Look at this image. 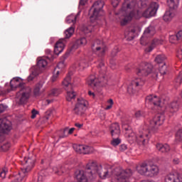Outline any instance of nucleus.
<instances>
[{"label":"nucleus","mask_w":182,"mask_h":182,"mask_svg":"<svg viewBox=\"0 0 182 182\" xmlns=\"http://www.w3.org/2000/svg\"><path fill=\"white\" fill-rule=\"evenodd\" d=\"M73 147L76 153L80 154H90V153H93V148L89 146L74 144Z\"/></svg>","instance_id":"obj_18"},{"label":"nucleus","mask_w":182,"mask_h":182,"mask_svg":"<svg viewBox=\"0 0 182 182\" xmlns=\"http://www.w3.org/2000/svg\"><path fill=\"white\" fill-rule=\"evenodd\" d=\"M35 157L24 158V165L23 168H21V173L25 176L32 170L35 166Z\"/></svg>","instance_id":"obj_15"},{"label":"nucleus","mask_w":182,"mask_h":182,"mask_svg":"<svg viewBox=\"0 0 182 182\" xmlns=\"http://www.w3.org/2000/svg\"><path fill=\"white\" fill-rule=\"evenodd\" d=\"M80 14V13H77V14L76 16H75L73 14L68 16L65 20L67 23H75L76 19H77V16H79Z\"/></svg>","instance_id":"obj_32"},{"label":"nucleus","mask_w":182,"mask_h":182,"mask_svg":"<svg viewBox=\"0 0 182 182\" xmlns=\"http://www.w3.org/2000/svg\"><path fill=\"white\" fill-rule=\"evenodd\" d=\"M167 4L170 9H177L178 8V0H167Z\"/></svg>","instance_id":"obj_31"},{"label":"nucleus","mask_w":182,"mask_h":182,"mask_svg":"<svg viewBox=\"0 0 182 182\" xmlns=\"http://www.w3.org/2000/svg\"><path fill=\"white\" fill-rule=\"evenodd\" d=\"M70 75H67V77L63 81V85L65 86V90H67V97L66 100L68 102H70L72 99H75L76 97V94L73 90L69 91V90L66 89V87H70L72 89V84L70 83Z\"/></svg>","instance_id":"obj_13"},{"label":"nucleus","mask_w":182,"mask_h":182,"mask_svg":"<svg viewBox=\"0 0 182 182\" xmlns=\"http://www.w3.org/2000/svg\"><path fill=\"white\" fill-rule=\"evenodd\" d=\"M152 164L144 162L141 164L136 170L141 176H146V177H150L151 173Z\"/></svg>","instance_id":"obj_14"},{"label":"nucleus","mask_w":182,"mask_h":182,"mask_svg":"<svg viewBox=\"0 0 182 182\" xmlns=\"http://www.w3.org/2000/svg\"><path fill=\"white\" fill-rule=\"evenodd\" d=\"M89 96H92V97H95V92H92V91L88 92Z\"/></svg>","instance_id":"obj_63"},{"label":"nucleus","mask_w":182,"mask_h":182,"mask_svg":"<svg viewBox=\"0 0 182 182\" xmlns=\"http://www.w3.org/2000/svg\"><path fill=\"white\" fill-rule=\"evenodd\" d=\"M39 75H41L40 71H38L33 68L31 73L27 78L28 82H32V80H33V79H35L36 76H39Z\"/></svg>","instance_id":"obj_29"},{"label":"nucleus","mask_w":182,"mask_h":182,"mask_svg":"<svg viewBox=\"0 0 182 182\" xmlns=\"http://www.w3.org/2000/svg\"><path fill=\"white\" fill-rule=\"evenodd\" d=\"M74 33H75V28L72 26L70 27L65 31V38L69 39V38H70V36H72Z\"/></svg>","instance_id":"obj_34"},{"label":"nucleus","mask_w":182,"mask_h":182,"mask_svg":"<svg viewBox=\"0 0 182 182\" xmlns=\"http://www.w3.org/2000/svg\"><path fill=\"white\" fill-rule=\"evenodd\" d=\"M164 123V114L158 113L153 118V119L150 122L149 129L156 133L159 126H161Z\"/></svg>","instance_id":"obj_10"},{"label":"nucleus","mask_w":182,"mask_h":182,"mask_svg":"<svg viewBox=\"0 0 182 182\" xmlns=\"http://www.w3.org/2000/svg\"><path fill=\"white\" fill-rule=\"evenodd\" d=\"M156 149L158 151H160V153H168V151H170V146L167 144H157Z\"/></svg>","instance_id":"obj_27"},{"label":"nucleus","mask_w":182,"mask_h":182,"mask_svg":"<svg viewBox=\"0 0 182 182\" xmlns=\"http://www.w3.org/2000/svg\"><path fill=\"white\" fill-rule=\"evenodd\" d=\"M122 143V140L119 139L118 137H112V140L111 141L112 146H114V147H116V146H119Z\"/></svg>","instance_id":"obj_39"},{"label":"nucleus","mask_w":182,"mask_h":182,"mask_svg":"<svg viewBox=\"0 0 182 182\" xmlns=\"http://www.w3.org/2000/svg\"><path fill=\"white\" fill-rule=\"evenodd\" d=\"M46 66H48V61L45 59H41L38 61L37 65L33 67V68L38 72L40 71V73H41Z\"/></svg>","instance_id":"obj_25"},{"label":"nucleus","mask_w":182,"mask_h":182,"mask_svg":"<svg viewBox=\"0 0 182 182\" xmlns=\"http://www.w3.org/2000/svg\"><path fill=\"white\" fill-rule=\"evenodd\" d=\"M39 112H38L36 109H33L31 111V119H35L36 117V114H38Z\"/></svg>","instance_id":"obj_50"},{"label":"nucleus","mask_w":182,"mask_h":182,"mask_svg":"<svg viewBox=\"0 0 182 182\" xmlns=\"http://www.w3.org/2000/svg\"><path fill=\"white\" fill-rule=\"evenodd\" d=\"M75 174L78 182H87V178L93 180V178H96L97 174L103 180L114 176L112 182H129V178L132 177L133 173L130 169L124 170L121 168L103 169L102 165H97L96 161H89L85 170L77 171Z\"/></svg>","instance_id":"obj_1"},{"label":"nucleus","mask_w":182,"mask_h":182,"mask_svg":"<svg viewBox=\"0 0 182 182\" xmlns=\"http://www.w3.org/2000/svg\"><path fill=\"white\" fill-rule=\"evenodd\" d=\"M105 6V3L102 1H95L90 9L89 14L90 16V19L92 21H96L97 17L99 16V14L102 9H103V6Z\"/></svg>","instance_id":"obj_9"},{"label":"nucleus","mask_w":182,"mask_h":182,"mask_svg":"<svg viewBox=\"0 0 182 182\" xmlns=\"http://www.w3.org/2000/svg\"><path fill=\"white\" fill-rule=\"evenodd\" d=\"M12 130L11 122L6 119H0V133L5 134L9 133Z\"/></svg>","instance_id":"obj_19"},{"label":"nucleus","mask_w":182,"mask_h":182,"mask_svg":"<svg viewBox=\"0 0 182 182\" xmlns=\"http://www.w3.org/2000/svg\"><path fill=\"white\" fill-rule=\"evenodd\" d=\"M52 82H56L58 80V75H53L52 78H51Z\"/></svg>","instance_id":"obj_57"},{"label":"nucleus","mask_w":182,"mask_h":182,"mask_svg":"<svg viewBox=\"0 0 182 182\" xmlns=\"http://www.w3.org/2000/svg\"><path fill=\"white\" fill-rule=\"evenodd\" d=\"M164 182H182V178L177 173H169L165 176Z\"/></svg>","instance_id":"obj_21"},{"label":"nucleus","mask_w":182,"mask_h":182,"mask_svg":"<svg viewBox=\"0 0 182 182\" xmlns=\"http://www.w3.org/2000/svg\"><path fill=\"white\" fill-rule=\"evenodd\" d=\"M178 102L177 101H173L168 104L166 108V112H169V113H176L178 111Z\"/></svg>","instance_id":"obj_23"},{"label":"nucleus","mask_w":182,"mask_h":182,"mask_svg":"<svg viewBox=\"0 0 182 182\" xmlns=\"http://www.w3.org/2000/svg\"><path fill=\"white\" fill-rule=\"evenodd\" d=\"M175 38H176V41H182V31H178Z\"/></svg>","instance_id":"obj_47"},{"label":"nucleus","mask_w":182,"mask_h":182,"mask_svg":"<svg viewBox=\"0 0 182 182\" xmlns=\"http://www.w3.org/2000/svg\"><path fill=\"white\" fill-rule=\"evenodd\" d=\"M146 1L147 0H140V4L142 8H146V6H147V3H146Z\"/></svg>","instance_id":"obj_55"},{"label":"nucleus","mask_w":182,"mask_h":182,"mask_svg":"<svg viewBox=\"0 0 182 182\" xmlns=\"http://www.w3.org/2000/svg\"><path fill=\"white\" fill-rule=\"evenodd\" d=\"M93 53L102 58L106 53V45L100 40H96L91 46Z\"/></svg>","instance_id":"obj_7"},{"label":"nucleus","mask_w":182,"mask_h":182,"mask_svg":"<svg viewBox=\"0 0 182 182\" xmlns=\"http://www.w3.org/2000/svg\"><path fill=\"white\" fill-rule=\"evenodd\" d=\"M127 150V145L122 144L119 146V151H126Z\"/></svg>","instance_id":"obj_52"},{"label":"nucleus","mask_w":182,"mask_h":182,"mask_svg":"<svg viewBox=\"0 0 182 182\" xmlns=\"http://www.w3.org/2000/svg\"><path fill=\"white\" fill-rule=\"evenodd\" d=\"M169 40H170V42H171L172 43H174V41H177V38L176 37V35L171 36L169 37Z\"/></svg>","instance_id":"obj_56"},{"label":"nucleus","mask_w":182,"mask_h":182,"mask_svg":"<svg viewBox=\"0 0 182 182\" xmlns=\"http://www.w3.org/2000/svg\"><path fill=\"white\" fill-rule=\"evenodd\" d=\"M42 87H43V82H39L36 85L33 90L34 96H41L45 90L42 89Z\"/></svg>","instance_id":"obj_26"},{"label":"nucleus","mask_w":182,"mask_h":182,"mask_svg":"<svg viewBox=\"0 0 182 182\" xmlns=\"http://www.w3.org/2000/svg\"><path fill=\"white\" fill-rule=\"evenodd\" d=\"M161 43H163V41L161 40H159L157 38H154L152 42L151 46L145 49L146 52H151V50H153V49H154V48H156V46H157L158 45H161Z\"/></svg>","instance_id":"obj_28"},{"label":"nucleus","mask_w":182,"mask_h":182,"mask_svg":"<svg viewBox=\"0 0 182 182\" xmlns=\"http://www.w3.org/2000/svg\"><path fill=\"white\" fill-rule=\"evenodd\" d=\"M109 132L112 137H119L120 136V125L118 123L112 124L109 127Z\"/></svg>","instance_id":"obj_20"},{"label":"nucleus","mask_w":182,"mask_h":182,"mask_svg":"<svg viewBox=\"0 0 182 182\" xmlns=\"http://www.w3.org/2000/svg\"><path fill=\"white\" fill-rule=\"evenodd\" d=\"M61 132H63V134L59 136L60 139H63L64 137H66V132H68V128L61 130Z\"/></svg>","instance_id":"obj_51"},{"label":"nucleus","mask_w":182,"mask_h":182,"mask_svg":"<svg viewBox=\"0 0 182 182\" xmlns=\"http://www.w3.org/2000/svg\"><path fill=\"white\" fill-rule=\"evenodd\" d=\"M159 9V4L156 2H153L150 4L146 10H145L143 14H141L144 18H151L154 16Z\"/></svg>","instance_id":"obj_16"},{"label":"nucleus","mask_w":182,"mask_h":182,"mask_svg":"<svg viewBox=\"0 0 182 182\" xmlns=\"http://www.w3.org/2000/svg\"><path fill=\"white\" fill-rule=\"evenodd\" d=\"M87 105L89 104L86 100L77 98V103L73 109L74 114L77 116H83L86 112V109H87Z\"/></svg>","instance_id":"obj_8"},{"label":"nucleus","mask_w":182,"mask_h":182,"mask_svg":"<svg viewBox=\"0 0 182 182\" xmlns=\"http://www.w3.org/2000/svg\"><path fill=\"white\" fill-rule=\"evenodd\" d=\"M50 97L53 96H59V90L58 89H53L48 94Z\"/></svg>","instance_id":"obj_42"},{"label":"nucleus","mask_w":182,"mask_h":182,"mask_svg":"<svg viewBox=\"0 0 182 182\" xmlns=\"http://www.w3.org/2000/svg\"><path fill=\"white\" fill-rule=\"evenodd\" d=\"M160 170L159 169V166L156 164L151 165V175L150 177H156V176H159Z\"/></svg>","instance_id":"obj_30"},{"label":"nucleus","mask_w":182,"mask_h":182,"mask_svg":"<svg viewBox=\"0 0 182 182\" xmlns=\"http://www.w3.org/2000/svg\"><path fill=\"white\" fill-rule=\"evenodd\" d=\"M10 86L12 90L19 87L20 90L16 94V99L18 105H24L31 97L32 88L25 86V83L19 82V78H14L10 82Z\"/></svg>","instance_id":"obj_3"},{"label":"nucleus","mask_w":182,"mask_h":182,"mask_svg":"<svg viewBox=\"0 0 182 182\" xmlns=\"http://www.w3.org/2000/svg\"><path fill=\"white\" fill-rule=\"evenodd\" d=\"M1 147L4 151H6L9 150V148L11 147V144H9V142H6L3 145H1Z\"/></svg>","instance_id":"obj_43"},{"label":"nucleus","mask_w":182,"mask_h":182,"mask_svg":"<svg viewBox=\"0 0 182 182\" xmlns=\"http://www.w3.org/2000/svg\"><path fill=\"white\" fill-rule=\"evenodd\" d=\"M146 103L154 106V109L161 110L163 105H161V100L156 95H149L146 97Z\"/></svg>","instance_id":"obj_11"},{"label":"nucleus","mask_w":182,"mask_h":182,"mask_svg":"<svg viewBox=\"0 0 182 182\" xmlns=\"http://www.w3.org/2000/svg\"><path fill=\"white\" fill-rule=\"evenodd\" d=\"M112 106L113 105L112 104H109V105L106 107L105 110H109V109H112Z\"/></svg>","instance_id":"obj_64"},{"label":"nucleus","mask_w":182,"mask_h":182,"mask_svg":"<svg viewBox=\"0 0 182 182\" xmlns=\"http://www.w3.org/2000/svg\"><path fill=\"white\" fill-rule=\"evenodd\" d=\"M145 81L141 77L134 78L132 80L131 83L128 86L127 92L129 95H133L140 90L143 86H144Z\"/></svg>","instance_id":"obj_6"},{"label":"nucleus","mask_w":182,"mask_h":182,"mask_svg":"<svg viewBox=\"0 0 182 182\" xmlns=\"http://www.w3.org/2000/svg\"><path fill=\"white\" fill-rule=\"evenodd\" d=\"M54 173L55 174H58V176H60L61 174H63V173H65V168L62 167V166H59L58 167H54L53 168Z\"/></svg>","instance_id":"obj_36"},{"label":"nucleus","mask_w":182,"mask_h":182,"mask_svg":"<svg viewBox=\"0 0 182 182\" xmlns=\"http://www.w3.org/2000/svg\"><path fill=\"white\" fill-rule=\"evenodd\" d=\"M6 173H8V169H6V168L0 169V178H5V177H6Z\"/></svg>","instance_id":"obj_41"},{"label":"nucleus","mask_w":182,"mask_h":182,"mask_svg":"<svg viewBox=\"0 0 182 182\" xmlns=\"http://www.w3.org/2000/svg\"><path fill=\"white\" fill-rule=\"evenodd\" d=\"M43 181V176L41 175L38 176V182H42Z\"/></svg>","instance_id":"obj_61"},{"label":"nucleus","mask_w":182,"mask_h":182,"mask_svg":"<svg viewBox=\"0 0 182 182\" xmlns=\"http://www.w3.org/2000/svg\"><path fill=\"white\" fill-rule=\"evenodd\" d=\"M154 60L156 63H163V62L166 60V55H164V54L158 55L155 58Z\"/></svg>","instance_id":"obj_35"},{"label":"nucleus","mask_w":182,"mask_h":182,"mask_svg":"<svg viewBox=\"0 0 182 182\" xmlns=\"http://www.w3.org/2000/svg\"><path fill=\"white\" fill-rule=\"evenodd\" d=\"M98 69H100L99 79L92 75L87 79V83L94 90L100 92V87L105 86L107 83V80L105 75H106V66H105V63L102 60L100 62Z\"/></svg>","instance_id":"obj_4"},{"label":"nucleus","mask_w":182,"mask_h":182,"mask_svg":"<svg viewBox=\"0 0 182 182\" xmlns=\"http://www.w3.org/2000/svg\"><path fill=\"white\" fill-rule=\"evenodd\" d=\"M159 73L160 75H166L167 73V65H166V63L159 67Z\"/></svg>","instance_id":"obj_40"},{"label":"nucleus","mask_w":182,"mask_h":182,"mask_svg":"<svg viewBox=\"0 0 182 182\" xmlns=\"http://www.w3.org/2000/svg\"><path fill=\"white\" fill-rule=\"evenodd\" d=\"M63 49H65V43H63V39H60L55 46L54 53L55 55H59L63 52Z\"/></svg>","instance_id":"obj_24"},{"label":"nucleus","mask_w":182,"mask_h":182,"mask_svg":"<svg viewBox=\"0 0 182 182\" xmlns=\"http://www.w3.org/2000/svg\"><path fill=\"white\" fill-rule=\"evenodd\" d=\"M8 107H6V105H4L3 104L0 105V113H3V112H5V110H6V108Z\"/></svg>","instance_id":"obj_53"},{"label":"nucleus","mask_w":182,"mask_h":182,"mask_svg":"<svg viewBox=\"0 0 182 182\" xmlns=\"http://www.w3.org/2000/svg\"><path fill=\"white\" fill-rule=\"evenodd\" d=\"M78 66L81 70H83L85 68H87L89 66V63H87V60H82L78 63Z\"/></svg>","instance_id":"obj_37"},{"label":"nucleus","mask_w":182,"mask_h":182,"mask_svg":"<svg viewBox=\"0 0 182 182\" xmlns=\"http://www.w3.org/2000/svg\"><path fill=\"white\" fill-rule=\"evenodd\" d=\"M174 16H176V9H169L164 15V21H165V22H170Z\"/></svg>","instance_id":"obj_22"},{"label":"nucleus","mask_w":182,"mask_h":182,"mask_svg":"<svg viewBox=\"0 0 182 182\" xmlns=\"http://www.w3.org/2000/svg\"><path fill=\"white\" fill-rule=\"evenodd\" d=\"M141 28L139 26H136L134 28L131 29L132 33H136V32H140Z\"/></svg>","instance_id":"obj_48"},{"label":"nucleus","mask_w":182,"mask_h":182,"mask_svg":"<svg viewBox=\"0 0 182 182\" xmlns=\"http://www.w3.org/2000/svg\"><path fill=\"white\" fill-rule=\"evenodd\" d=\"M176 82L179 85L182 82V72L179 73V75L176 77Z\"/></svg>","instance_id":"obj_49"},{"label":"nucleus","mask_w":182,"mask_h":182,"mask_svg":"<svg viewBox=\"0 0 182 182\" xmlns=\"http://www.w3.org/2000/svg\"><path fill=\"white\" fill-rule=\"evenodd\" d=\"M75 132V128H71L68 131V134H72Z\"/></svg>","instance_id":"obj_62"},{"label":"nucleus","mask_w":182,"mask_h":182,"mask_svg":"<svg viewBox=\"0 0 182 182\" xmlns=\"http://www.w3.org/2000/svg\"><path fill=\"white\" fill-rule=\"evenodd\" d=\"M21 174H23V176H26V175H25V174H23V173H22V172H21V173H19L18 175L16 176L14 182H21V181H22V178L21 177Z\"/></svg>","instance_id":"obj_46"},{"label":"nucleus","mask_w":182,"mask_h":182,"mask_svg":"<svg viewBox=\"0 0 182 182\" xmlns=\"http://www.w3.org/2000/svg\"><path fill=\"white\" fill-rule=\"evenodd\" d=\"M122 129L125 131V134L127 137L129 139L132 138V140H136L138 144H141L142 146H146L149 142V139H150V134L146 130H141L135 136L134 132L132 130V127L129 125H123Z\"/></svg>","instance_id":"obj_5"},{"label":"nucleus","mask_w":182,"mask_h":182,"mask_svg":"<svg viewBox=\"0 0 182 182\" xmlns=\"http://www.w3.org/2000/svg\"><path fill=\"white\" fill-rule=\"evenodd\" d=\"M93 29H95V25L91 24L90 26H84L82 28V32L87 35V33H90L92 32Z\"/></svg>","instance_id":"obj_33"},{"label":"nucleus","mask_w":182,"mask_h":182,"mask_svg":"<svg viewBox=\"0 0 182 182\" xmlns=\"http://www.w3.org/2000/svg\"><path fill=\"white\" fill-rule=\"evenodd\" d=\"M146 117V114L144 113V112L141 110L136 111L134 116V117H135V119H141V117Z\"/></svg>","instance_id":"obj_38"},{"label":"nucleus","mask_w":182,"mask_h":182,"mask_svg":"<svg viewBox=\"0 0 182 182\" xmlns=\"http://www.w3.org/2000/svg\"><path fill=\"white\" fill-rule=\"evenodd\" d=\"M77 43H78V45L85 46L87 43V41L85 38H82L81 39L77 40Z\"/></svg>","instance_id":"obj_44"},{"label":"nucleus","mask_w":182,"mask_h":182,"mask_svg":"<svg viewBox=\"0 0 182 182\" xmlns=\"http://www.w3.org/2000/svg\"><path fill=\"white\" fill-rule=\"evenodd\" d=\"M86 2H87V0H80V5L84 6V5L86 4Z\"/></svg>","instance_id":"obj_58"},{"label":"nucleus","mask_w":182,"mask_h":182,"mask_svg":"<svg viewBox=\"0 0 182 182\" xmlns=\"http://www.w3.org/2000/svg\"><path fill=\"white\" fill-rule=\"evenodd\" d=\"M119 53V48L115 47L111 52V56L112 58H114Z\"/></svg>","instance_id":"obj_45"},{"label":"nucleus","mask_w":182,"mask_h":182,"mask_svg":"<svg viewBox=\"0 0 182 182\" xmlns=\"http://www.w3.org/2000/svg\"><path fill=\"white\" fill-rule=\"evenodd\" d=\"M141 8H143V6H141V4H139V0H124L119 14L124 15L127 12L129 13L121 21V26H124V25H127L129 21H132L133 18H134V19H140L141 18L140 9Z\"/></svg>","instance_id":"obj_2"},{"label":"nucleus","mask_w":182,"mask_h":182,"mask_svg":"<svg viewBox=\"0 0 182 182\" xmlns=\"http://www.w3.org/2000/svg\"><path fill=\"white\" fill-rule=\"evenodd\" d=\"M153 70V65L149 63H142L140 64L137 71L138 76H149Z\"/></svg>","instance_id":"obj_12"},{"label":"nucleus","mask_w":182,"mask_h":182,"mask_svg":"<svg viewBox=\"0 0 182 182\" xmlns=\"http://www.w3.org/2000/svg\"><path fill=\"white\" fill-rule=\"evenodd\" d=\"M75 127H77L78 129H82V127H83V124L75 123Z\"/></svg>","instance_id":"obj_59"},{"label":"nucleus","mask_w":182,"mask_h":182,"mask_svg":"<svg viewBox=\"0 0 182 182\" xmlns=\"http://www.w3.org/2000/svg\"><path fill=\"white\" fill-rule=\"evenodd\" d=\"M152 78L155 80H159V73H153L151 74Z\"/></svg>","instance_id":"obj_54"},{"label":"nucleus","mask_w":182,"mask_h":182,"mask_svg":"<svg viewBox=\"0 0 182 182\" xmlns=\"http://www.w3.org/2000/svg\"><path fill=\"white\" fill-rule=\"evenodd\" d=\"M156 33V29L153 26H149L144 32L143 36L141 38V45H147V38H151Z\"/></svg>","instance_id":"obj_17"},{"label":"nucleus","mask_w":182,"mask_h":182,"mask_svg":"<svg viewBox=\"0 0 182 182\" xmlns=\"http://www.w3.org/2000/svg\"><path fill=\"white\" fill-rule=\"evenodd\" d=\"M112 5L113 6H117L119 5V0H114Z\"/></svg>","instance_id":"obj_60"}]
</instances>
